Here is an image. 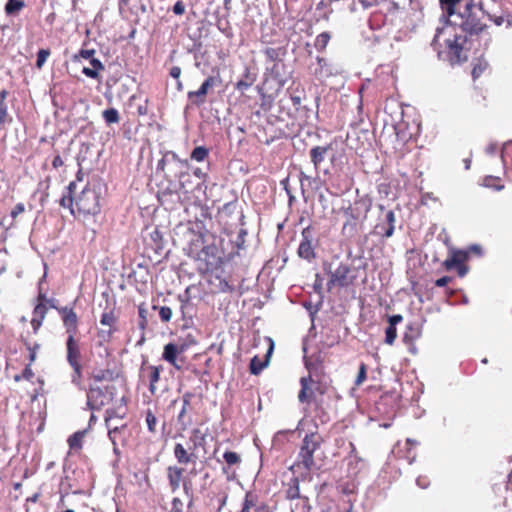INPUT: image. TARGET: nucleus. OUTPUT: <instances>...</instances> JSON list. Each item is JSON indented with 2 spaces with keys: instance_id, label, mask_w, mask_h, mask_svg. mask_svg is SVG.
<instances>
[{
  "instance_id": "27",
  "label": "nucleus",
  "mask_w": 512,
  "mask_h": 512,
  "mask_svg": "<svg viewBox=\"0 0 512 512\" xmlns=\"http://www.w3.org/2000/svg\"><path fill=\"white\" fill-rule=\"evenodd\" d=\"M286 498L292 500L293 502L298 499L303 498L300 495L298 478L294 477L290 480V482L288 484V488L286 489Z\"/></svg>"
},
{
  "instance_id": "19",
  "label": "nucleus",
  "mask_w": 512,
  "mask_h": 512,
  "mask_svg": "<svg viewBox=\"0 0 512 512\" xmlns=\"http://www.w3.org/2000/svg\"><path fill=\"white\" fill-rule=\"evenodd\" d=\"M317 67L313 70V74L321 79V78H327L334 74V69L332 65L328 62L326 58L323 57H317Z\"/></svg>"
},
{
  "instance_id": "50",
  "label": "nucleus",
  "mask_w": 512,
  "mask_h": 512,
  "mask_svg": "<svg viewBox=\"0 0 512 512\" xmlns=\"http://www.w3.org/2000/svg\"><path fill=\"white\" fill-rule=\"evenodd\" d=\"M106 425L108 427V437H109L110 441L112 442V444L117 443L116 442L117 434L120 432V429L125 427V425H122L121 427H119V426L111 427L109 424H106Z\"/></svg>"
},
{
  "instance_id": "40",
  "label": "nucleus",
  "mask_w": 512,
  "mask_h": 512,
  "mask_svg": "<svg viewBox=\"0 0 512 512\" xmlns=\"http://www.w3.org/2000/svg\"><path fill=\"white\" fill-rule=\"evenodd\" d=\"M100 323L103 326H108L109 328H115L114 325L116 323V317L112 310L106 311L101 315Z\"/></svg>"
},
{
  "instance_id": "60",
  "label": "nucleus",
  "mask_w": 512,
  "mask_h": 512,
  "mask_svg": "<svg viewBox=\"0 0 512 512\" xmlns=\"http://www.w3.org/2000/svg\"><path fill=\"white\" fill-rule=\"evenodd\" d=\"M219 289L224 293H232L235 290V287L226 280H220Z\"/></svg>"
},
{
  "instance_id": "23",
  "label": "nucleus",
  "mask_w": 512,
  "mask_h": 512,
  "mask_svg": "<svg viewBox=\"0 0 512 512\" xmlns=\"http://www.w3.org/2000/svg\"><path fill=\"white\" fill-rule=\"evenodd\" d=\"M266 59L273 63H279L283 60L286 55L285 47H267L263 50Z\"/></svg>"
},
{
  "instance_id": "8",
  "label": "nucleus",
  "mask_w": 512,
  "mask_h": 512,
  "mask_svg": "<svg viewBox=\"0 0 512 512\" xmlns=\"http://www.w3.org/2000/svg\"><path fill=\"white\" fill-rule=\"evenodd\" d=\"M329 275V280L327 282V287L329 290L332 289L333 286L338 287H346L350 284V279L348 277L350 273V267L348 264L340 262L333 269V263L329 264L328 268H325Z\"/></svg>"
},
{
  "instance_id": "61",
  "label": "nucleus",
  "mask_w": 512,
  "mask_h": 512,
  "mask_svg": "<svg viewBox=\"0 0 512 512\" xmlns=\"http://www.w3.org/2000/svg\"><path fill=\"white\" fill-rule=\"evenodd\" d=\"M82 73L89 77V78H92V79H98L99 77V73L97 70L93 69V68H88V67H84L82 69Z\"/></svg>"
},
{
  "instance_id": "44",
  "label": "nucleus",
  "mask_w": 512,
  "mask_h": 512,
  "mask_svg": "<svg viewBox=\"0 0 512 512\" xmlns=\"http://www.w3.org/2000/svg\"><path fill=\"white\" fill-rule=\"evenodd\" d=\"M223 459L229 466L236 465L241 462L240 456L234 451L224 452Z\"/></svg>"
},
{
  "instance_id": "18",
  "label": "nucleus",
  "mask_w": 512,
  "mask_h": 512,
  "mask_svg": "<svg viewBox=\"0 0 512 512\" xmlns=\"http://www.w3.org/2000/svg\"><path fill=\"white\" fill-rule=\"evenodd\" d=\"M274 343L270 340L269 349L262 360L258 356H254L250 361V372L253 375H258L269 363V358L272 354Z\"/></svg>"
},
{
  "instance_id": "24",
  "label": "nucleus",
  "mask_w": 512,
  "mask_h": 512,
  "mask_svg": "<svg viewBox=\"0 0 512 512\" xmlns=\"http://www.w3.org/2000/svg\"><path fill=\"white\" fill-rule=\"evenodd\" d=\"M178 301L180 302V313L182 319L192 318V303L190 301L188 289L185 291L184 294L178 295Z\"/></svg>"
},
{
  "instance_id": "17",
  "label": "nucleus",
  "mask_w": 512,
  "mask_h": 512,
  "mask_svg": "<svg viewBox=\"0 0 512 512\" xmlns=\"http://www.w3.org/2000/svg\"><path fill=\"white\" fill-rule=\"evenodd\" d=\"M350 446L351 452L347 457L348 474L349 476H356L364 467V462L356 455L355 446L352 443H350Z\"/></svg>"
},
{
  "instance_id": "31",
  "label": "nucleus",
  "mask_w": 512,
  "mask_h": 512,
  "mask_svg": "<svg viewBox=\"0 0 512 512\" xmlns=\"http://www.w3.org/2000/svg\"><path fill=\"white\" fill-rule=\"evenodd\" d=\"M209 157V149L205 146H196L191 154H190V160L195 162H204Z\"/></svg>"
},
{
  "instance_id": "45",
  "label": "nucleus",
  "mask_w": 512,
  "mask_h": 512,
  "mask_svg": "<svg viewBox=\"0 0 512 512\" xmlns=\"http://www.w3.org/2000/svg\"><path fill=\"white\" fill-rule=\"evenodd\" d=\"M397 337L396 327L388 325L385 330V343L392 345Z\"/></svg>"
},
{
  "instance_id": "52",
  "label": "nucleus",
  "mask_w": 512,
  "mask_h": 512,
  "mask_svg": "<svg viewBox=\"0 0 512 512\" xmlns=\"http://www.w3.org/2000/svg\"><path fill=\"white\" fill-rule=\"evenodd\" d=\"M95 50L94 49H81L78 54L74 56V59L83 58V59H92L94 57Z\"/></svg>"
},
{
  "instance_id": "49",
  "label": "nucleus",
  "mask_w": 512,
  "mask_h": 512,
  "mask_svg": "<svg viewBox=\"0 0 512 512\" xmlns=\"http://www.w3.org/2000/svg\"><path fill=\"white\" fill-rule=\"evenodd\" d=\"M159 316L162 322H169L172 318V310L168 306L159 308Z\"/></svg>"
},
{
  "instance_id": "3",
  "label": "nucleus",
  "mask_w": 512,
  "mask_h": 512,
  "mask_svg": "<svg viewBox=\"0 0 512 512\" xmlns=\"http://www.w3.org/2000/svg\"><path fill=\"white\" fill-rule=\"evenodd\" d=\"M101 186L87 185L79 194L75 201V206L79 214L97 215L101 211Z\"/></svg>"
},
{
  "instance_id": "46",
  "label": "nucleus",
  "mask_w": 512,
  "mask_h": 512,
  "mask_svg": "<svg viewBox=\"0 0 512 512\" xmlns=\"http://www.w3.org/2000/svg\"><path fill=\"white\" fill-rule=\"evenodd\" d=\"M25 346L29 350V360H30V363H32L36 359V354H37V351L40 348V344H38L36 342L35 343H30V342L26 341L25 342Z\"/></svg>"
},
{
  "instance_id": "62",
  "label": "nucleus",
  "mask_w": 512,
  "mask_h": 512,
  "mask_svg": "<svg viewBox=\"0 0 512 512\" xmlns=\"http://www.w3.org/2000/svg\"><path fill=\"white\" fill-rule=\"evenodd\" d=\"M25 210V206L23 203H18L14 206L11 211V217L15 219L19 214L23 213Z\"/></svg>"
},
{
  "instance_id": "32",
  "label": "nucleus",
  "mask_w": 512,
  "mask_h": 512,
  "mask_svg": "<svg viewBox=\"0 0 512 512\" xmlns=\"http://www.w3.org/2000/svg\"><path fill=\"white\" fill-rule=\"evenodd\" d=\"M254 81H255V78L251 77L249 69L246 68L244 79L237 81L235 84V88H236V90L243 93L244 91H246L248 88H250L253 85Z\"/></svg>"
},
{
  "instance_id": "22",
  "label": "nucleus",
  "mask_w": 512,
  "mask_h": 512,
  "mask_svg": "<svg viewBox=\"0 0 512 512\" xmlns=\"http://www.w3.org/2000/svg\"><path fill=\"white\" fill-rule=\"evenodd\" d=\"M312 382L311 377H302L300 379L301 389L298 394V400L301 403H309L313 396V391L309 387V383Z\"/></svg>"
},
{
  "instance_id": "59",
  "label": "nucleus",
  "mask_w": 512,
  "mask_h": 512,
  "mask_svg": "<svg viewBox=\"0 0 512 512\" xmlns=\"http://www.w3.org/2000/svg\"><path fill=\"white\" fill-rule=\"evenodd\" d=\"M8 119V109L6 103H2L0 100V123L5 124Z\"/></svg>"
},
{
  "instance_id": "53",
  "label": "nucleus",
  "mask_w": 512,
  "mask_h": 512,
  "mask_svg": "<svg viewBox=\"0 0 512 512\" xmlns=\"http://www.w3.org/2000/svg\"><path fill=\"white\" fill-rule=\"evenodd\" d=\"M124 415H125L124 412H119L115 409H108L106 411L105 422H106V424H109V421L112 420L113 418H123Z\"/></svg>"
},
{
  "instance_id": "29",
  "label": "nucleus",
  "mask_w": 512,
  "mask_h": 512,
  "mask_svg": "<svg viewBox=\"0 0 512 512\" xmlns=\"http://www.w3.org/2000/svg\"><path fill=\"white\" fill-rule=\"evenodd\" d=\"M96 382L102 381H114L117 377L115 372L111 369H99L95 370L92 375Z\"/></svg>"
},
{
  "instance_id": "63",
  "label": "nucleus",
  "mask_w": 512,
  "mask_h": 512,
  "mask_svg": "<svg viewBox=\"0 0 512 512\" xmlns=\"http://www.w3.org/2000/svg\"><path fill=\"white\" fill-rule=\"evenodd\" d=\"M174 14L176 15H182L185 12V5L182 1H177L173 8H172Z\"/></svg>"
},
{
  "instance_id": "26",
  "label": "nucleus",
  "mask_w": 512,
  "mask_h": 512,
  "mask_svg": "<svg viewBox=\"0 0 512 512\" xmlns=\"http://www.w3.org/2000/svg\"><path fill=\"white\" fill-rule=\"evenodd\" d=\"M467 257H468L467 253L462 252V251H457V252L453 253V255L449 259L445 260V262H444L446 269H448V270L455 269L456 267L464 264Z\"/></svg>"
},
{
  "instance_id": "2",
  "label": "nucleus",
  "mask_w": 512,
  "mask_h": 512,
  "mask_svg": "<svg viewBox=\"0 0 512 512\" xmlns=\"http://www.w3.org/2000/svg\"><path fill=\"white\" fill-rule=\"evenodd\" d=\"M440 20H446L462 35H467V39L482 32L486 25L481 22L475 6L471 1H465L463 7L454 10L453 15L442 14Z\"/></svg>"
},
{
  "instance_id": "42",
  "label": "nucleus",
  "mask_w": 512,
  "mask_h": 512,
  "mask_svg": "<svg viewBox=\"0 0 512 512\" xmlns=\"http://www.w3.org/2000/svg\"><path fill=\"white\" fill-rule=\"evenodd\" d=\"M145 421H146L147 428H148L149 432L155 433L156 425H157V418L150 409H148L146 411Z\"/></svg>"
},
{
  "instance_id": "37",
  "label": "nucleus",
  "mask_w": 512,
  "mask_h": 512,
  "mask_svg": "<svg viewBox=\"0 0 512 512\" xmlns=\"http://www.w3.org/2000/svg\"><path fill=\"white\" fill-rule=\"evenodd\" d=\"M291 512H310V505L308 499L303 497L294 501L290 507Z\"/></svg>"
},
{
  "instance_id": "12",
  "label": "nucleus",
  "mask_w": 512,
  "mask_h": 512,
  "mask_svg": "<svg viewBox=\"0 0 512 512\" xmlns=\"http://www.w3.org/2000/svg\"><path fill=\"white\" fill-rule=\"evenodd\" d=\"M109 401L106 391L101 387L91 386L87 392V406L90 410H99Z\"/></svg>"
},
{
  "instance_id": "21",
  "label": "nucleus",
  "mask_w": 512,
  "mask_h": 512,
  "mask_svg": "<svg viewBox=\"0 0 512 512\" xmlns=\"http://www.w3.org/2000/svg\"><path fill=\"white\" fill-rule=\"evenodd\" d=\"M192 397L193 395L190 392L185 393L182 397V408L177 416V421L181 425L182 430H185L191 424V419H186V413Z\"/></svg>"
},
{
  "instance_id": "15",
  "label": "nucleus",
  "mask_w": 512,
  "mask_h": 512,
  "mask_svg": "<svg viewBox=\"0 0 512 512\" xmlns=\"http://www.w3.org/2000/svg\"><path fill=\"white\" fill-rule=\"evenodd\" d=\"M76 335H69L66 339V359L69 365L80 364L81 352L78 340L75 338Z\"/></svg>"
},
{
  "instance_id": "41",
  "label": "nucleus",
  "mask_w": 512,
  "mask_h": 512,
  "mask_svg": "<svg viewBox=\"0 0 512 512\" xmlns=\"http://www.w3.org/2000/svg\"><path fill=\"white\" fill-rule=\"evenodd\" d=\"M47 306L42 303H37L33 310V319H38L43 322L47 314Z\"/></svg>"
},
{
  "instance_id": "43",
  "label": "nucleus",
  "mask_w": 512,
  "mask_h": 512,
  "mask_svg": "<svg viewBox=\"0 0 512 512\" xmlns=\"http://www.w3.org/2000/svg\"><path fill=\"white\" fill-rule=\"evenodd\" d=\"M60 205L64 208H69L71 214H75L74 199L69 193H64L60 199Z\"/></svg>"
},
{
  "instance_id": "64",
  "label": "nucleus",
  "mask_w": 512,
  "mask_h": 512,
  "mask_svg": "<svg viewBox=\"0 0 512 512\" xmlns=\"http://www.w3.org/2000/svg\"><path fill=\"white\" fill-rule=\"evenodd\" d=\"M510 146H512V140L504 143L501 150V160L504 165L506 163V157L508 156V150Z\"/></svg>"
},
{
  "instance_id": "57",
  "label": "nucleus",
  "mask_w": 512,
  "mask_h": 512,
  "mask_svg": "<svg viewBox=\"0 0 512 512\" xmlns=\"http://www.w3.org/2000/svg\"><path fill=\"white\" fill-rule=\"evenodd\" d=\"M116 331V328H109L108 330H99L98 337L103 341H109L112 334Z\"/></svg>"
},
{
  "instance_id": "20",
  "label": "nucleus",
  "mask_w": 512,
  "mask_h": 512,
  "mask_svg": "<svg viewBox=\"0 0 512 512\" xmlns=\"http://www.w3.org/2000/svg\"><path fill=\"white\" fill-rule=\"evenodd\" d=\"M183 471V468L178 466H169L167 468V478L172 492H175L179 489L183 477Z\"/></svg>"
},
{
  "instance_id": "39",
  "label": "nucleus",
  "mask_w": 512,
  "mask_h": 512,
  "mask_svg": "<svg viewBox=\"0 0 512 512\" xmlns=\"http://www.w3.org/2000/svg\"><path fill=\"white\" fill-rule=\"evenodd\" d=\"M73 369V373L71 375V382L82 389L81 377H82V366L81 364L70 365Z\"/></svg>"
},
{
  "instance_id": "6",
  "label": "nucleus",
  "mask_w": 512,
  "mask_h": 512,
  "mask_svg": "<svg viewBox=\"0 0 512 512\" xmlns=\"http://www.w3.org/2000/svg\"><path fill=\"white\" fill-rule=\"evenodd\" d=\"M301 241L298 247V256L308 262H312L316 258L315 248L317 240L314 237V231L309 225L301 232Z\"/></svg>"
},
{
  "instance_id": "35",
  "label": "nucleus",
  "mask_w": 512,
  "mask_h": 512,
  "mask_svg": "<svg viewBox=\"0 0 512 512\" xmlns=\"http://www.w3.org/2000/svg\"><path fill=\"white\" fill-rule=\"evenodd\" d=\"M150 370H151V373H150V384H149V391L154 394L155 391H156V386L155 384L159 381L160 379V373H161V370H162V367L161 366H150Z\"/></svg>"
},
{
  "instance_id": "1",
  "label": "nucleus",
  "mask_w": 512,
  "mask_h": 512,
  "mask_svg": "<svg viewBox=\"0 0 512 512\" xmlns=\"http://www.w3.org/2000/svg\"><path fill=\"white\" fill-rule=\"evenodd\" d=\"M441 21L443 26L436 29L431 41V47L437 53L438 59L449 63L451 66L466 62L470 50L467 35L460 34L455 26L446 20Z\"/></svg>"
},
{
  "instance_id": "10",
  "label": "nucleus",
  "mask_w": 512,
  "mask_h": 512,
  "mask_svg": "<svg viewBox=\"0 0 512 512\" xmlns=\"http://www.w3.org/2000/svg\"><path fill=\"white\" fill-rule=\"evenodd\" d=\"M199 259L205 262L204 270L210 271L218 268L221 263V253L216 245H206L199 253Z\"/></svg>"
},
{
  "instance_id": "13",
  "label": "nucleus",
  "mask_w": 512,
  "mask_h": 512,
  "mask_svg": "<svg viewBox=\"0 0 512 512\" xmlns=\"http://www.w3.org/2000/svg\"><path fill=\"white\" fill-rule=\"evenodd\" d=\"M184 352V347L180 348L174 343H168L164 346L162 358L169 364H171L177 370H181L183 366V359H178L177 356Z\"/></svg>"
},
{
  "instance_id": "11",
  "label": "nucleus",
  "mask_w": 512,
  "mask_h": 512,
  "mask_svg": "<svg viewBox=\"0 0 512 512\" xmlns=\"http://www.w3.org/2000/svg\"><path fill=\"white\" fill-rule=\"evenodd\" d=\"M59 315L63 322L67 336L76 335L78 332V316L72 307L63 306L59 309Z\"/></svg>"
},
{
  "instance_id": "14",
  "label": "nucleus",
  "mask_w": 512,
  "mask_h": 512,
  "mask_svg": "<svg viewBox=\"0 0 512 512\" xmlns=\"http://www.w3.org/2000/svg\"><path fill=\"white\" fill-rule=\"evenodd\" d=\"M238 512H270V509L264 502L259 501L255 494L248 492Z\"/></svg>"
},
{
  "instance_id": "56",
  "label": "nucleus",
  "mask_w": 512,
  "mask_h": 512,
  "mask_svg": "<svg viewBox=\"0 0 512 512\" xmlns=\"http://www.w3.org/2000/svg\"><path fill=\"white\" fill-rule=\"evenodd\" d=\"M184 504L181 499L175 497L171 503V509L169 512H183Z\"/></svg>"
},
{
  "instance_id": "4",
  "label": "nucleus",
  "mask_w": 512,
  "mask_h": 512,
  "mask_svg": "<svg viewBox=\"0 0 512 512\" xmlns=\"http://www.w3.org/2000/svg\"><path fill=\"white\" fill-rule=\"evenodd\" d=\"M322 438L317 433L306 434L303 438L295 466L302 467L305 471L315 468L314 453L320 448Z\"/></svg>"
},
{
  "instance_id": "36",
  "label": "nucleus",
  "mask_w": 512,
  "mask_h": 512,
  "mask_svg": "<svg viewBox=\"0 0 512 512\" xmlns=\"http://www.w3.org/2000/svg\"><path fill=\"white\" fill-rule=\"evenodd\" d=\"M330 39H331V35H330V33H328V32H322V33H320V34L316 37L315 42H314V47H315L318 51L322 52V51H324V50H325V48L327 47V45H328V43H329Z\"/></svg>"
},
{
  "instance_id": "38",
  "label": "nucleus",
  "mask_w": 512,
  "mask_h": 512,
  "mask_svg": "<svg viewBox=\"0 0 512 512\" xmlns=\"http://www.w3.org/2000/svg\"><path fill=\"white\" fill-rule=\"evenodd\" d=\"M24 5V0H8L5 5V12L8 15L16 14L24 7Z\"/></svg>"
},
{
  "instance_id": "48",
  "label": "nucleus",
  "mask_w": 512,
  "mask_h": 512,
  "mask_svg": "<svg viewBox=\"0 0 512 512\" xmlns=\"http://www.w3.org/2000/svg\"><path fill=\"white\" fill-rule=\"evenodd\" d=\"M50 55V51L47 49H40L37 53L36 66L41 68L46 62L47 58Z\"/></svg>"
},
{
  "instance_id": "28",
  "label": "nucleus",
  "mask_w": 512,
  "mask_h": 512,
  "mask_svg": "<svg viewBox=\"0 0 512 512\" xmlns=\"http://www.w3.org/2000/svg\"><path fill=\"white\" fill-rule=\"evenodd\" d=\"M463 2L464 0H440V5L443 13L453 15L454 10H457L459 7H463L465 4Z\"/></svg>"
},
{
  "instance_id": "5",
  "label": "nucleus",
  "mask_w": 512,
  "mask_h": 512,
  "mask_svg": "<svg viewBox=\"0 0 512 512\" xmlns=\"http://www.w3.org/2000/svg\"><path fill=\"white\" fill-rule=\"evenodd\" d=\"M370 209V204L365 201H357L353 206H349L344 210L346 221L342 231L344 234L353 236L357 232V222L363 221Z\"/></svg>"
},
{
  "instance_id": "55",
  "label": "nucleus",
  "mask_w": 512,
  "mask_h": 512,
  "mask_svg": "<svg viewBox=\"0 0 512 512\" xmlns=\"http://www.w3.org/2000/svg\"><path fill=\"white\" fill-rule=\"evenodd\" d=\"M366 379V365L364 363L360 364L359 372L355 380L356 385L362 384Z\"/></svg>"
},
{
  "instance_id": "25",
  "label": "nucleus",
  "mask_w": 512,
  "mask_h": 512,
  "mask_svg": "<svg viewBox=\"0 0 512 512\" xmlns=\"http://www.w3.org/2000/svg\"><path fill=\"white\" fill-rule=\"evenodd\" d=\"M174 456L180 464H188L195 457L193 453H188L180 443H176L174 446Z\"/></svg>"
},
{
  "instance_id": "16",
  "label": "nucleus",
  "mask_w": 512,
  "mask_h": 512,
  "mask_svg": "<svg viewBox=\"0 0 512 512\" xmlns=\"http://www.w3.org/2000/svg\"><path fill=\"white\" fill-rule=\"evenodd\" d=\"M331 144L326 146H314L309 151L311 162L314 166L316 174L320 168L321 163L325 160L328 152L331 150Z\"/></svg>"
},
{
  "instance_id": "30",
  "label": "nucleus",
  "mask_w": 512,
  "mask_h": 512,
  "mask_svg": "<svg viewBox=\"0 0 512 512\" xmlns=\"http://www.w3.org/2000/svg\"><path fill=\"white\" fill-rule=\"evenodd\" d=\"M86 433L87 429L80 430L68 438V444L71 450H79L82 448V441Z\"/></svg>"
},
{
  "instance_id": "9",
  "label": "nucleus",
  "mask_w": 512,
  "mask_h": 512,
  "mask_svg": "<svg viewBox=\"0 0 512 512\" xmlns=\"http://www.w3.org/2000/svg\"><path fill=\"white\" fill-rule=\"evenodd\" d=\"M379 209L381 210V214L374 227V233L382 238H390L395 230V214L392 210H385L383 205H379Z\"/></svg>"
},
{
  "instance_id": "7",
  "label": "nucleus",
  "mask_w": 512,
  "mask_h": 512,
  "mask_svg": "<svg viewBox=\"0 0 512 512\" xmlns=\"http://www.w3.org/2000/svg\"><path fill=\"white\" fill-rule=\"evenodd\" d=\"M222 83V79L220 77V74L217 73V75H212L207 77L204 82L201 84L198 90L196 91H189L187 93V98L189 102L196 107H200L205 103V97L209 91V89L219 86Z\"/></svg>"
},
{
  "instance_id": "58",
  "label": "nucleus",
  "mask_w": 512,
  "mask_h": 512,
  "mask_svg": "<svg viewBox=\"0 0 512 512\" xmlns=\"http://www.w3.org/2000/svg\"><path fill=\"white\" fill-rule=\"evenodd\" d=\"M205 435L200 431V429H194L192 431L191 440L194 441L195 446L197 444H201V441H204Z\"/></svg>"
},
{
  "instance_id": "47",
  "label": "nucleus",
  "mask_w": 512,
  "mask_h": 512,
  "mask_svg": "<svg viewBox=\"0 0 512 512\" xmlns=\"http://www.w3.org/2000/svg\"><path fill=\"white\" fill-rule=\"evenodd\" d=\"M147 313L148 312L143 305H140L138 307V314H139V318H140L138 325L141 330H144L147 326Z\"/></svg>"
},
{
  "instance_id": "33",
  "label": "nucleus",
  "mask_w": 512,
  "mask_h": 512,
  "mask_svg": "<svg viewBox=\"0 0 512 512\" xmlns=\"http://www.w3.org/2000/svg\"><path fill=\"white\" fill-rule=\"evenodd\" d=\"M60 492L62 494V497L64 495H68L69 493L78 494L80 493L79 490L74 489V485L72 484L69 475H65L60 482Z\"/></svg>"
},
{
  "instance_id": "51",
  "label": "nucleus",
  "mask_w": 512,
  "mask_h": 512,
  "mask_svg": "<svg viewBox=\"0 0 512 512\" xmlns=\"http://www.w3.org/2000/svg\"><path fill=\"white\" fill-rule=\"evenodd\" d=\"M247 235V231L245 229H240V231L238 232V235L235 239V246L237 247L238 250L240 249H243L244 248V243H245V237Z\"/></svg>"
},
{
  "instance_id": "34",
  "label": "nucleus",
  "mask_w": 512,
  "mask_h": 512,
  "mask_svg": "<svg viewBox=\"0 0 512 512\" xmlns=\"http://www.w3.org/2000/svg\"><path fill=\"white\" fill-rule=\"evenodd\" d=\"M102 117L107 125L116 124L120 120L119 112L115 108H108L102 112Z\"/></svg>"
},
{
  "instance_id": "54",
  "label": "nucleus",
  "mask_w": 512,
  "mask_h": 512,
  "mask_svg": "<svg viewBox=\"0 0 512 512\" xmlns=\"http://www.w3.org/2000/svg\"><path fill=\"white\" fill-rule=\"evenodd\" d=\"M486 67H487L486 62L485 63L480 62L477 65H475L472 70L473 79L479 78L482 75V73L484 72V70L486 69Z\"/></svg>"
}]
</instances>
